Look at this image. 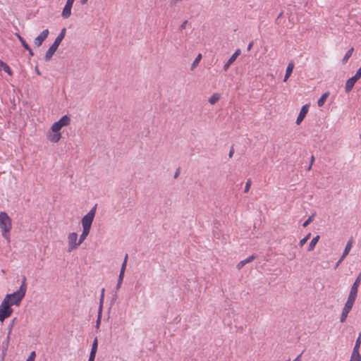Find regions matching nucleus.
I'll return each instance as SVG.
<instances>
[{"label": "nucleus", "mask_w": 361, "mask_h": 361, "mask_svg": "<svg viewBox=\"0 0 361 361\" xmlns=\"http://www.w3.org/2000/svg\"><path fill=\"white\" fill-rule=\"evenodd\" d=\"M26 277L22 279L19 289L13 293L7 294L0 305V316H11L13 305L18 306L25 295L27 290Z\"/></svg>", "instance_id": "f257e3e1"}, {"label": "nucleus", "mask_w": 361, "mask_h": 361, "mask_svg": "<svg viewBox=\"0 0 361 361\" xmlns=\"http://www.w3.org/2000/svg\"><path fill=\"white\" fill-rule=\"evenodd\" d=\"M0 228L1 230L3 237L9 242V233L12 228V221L11 219L5 212H0Z\"/></svg>", "instance_id": "f03ea898"}, {"label": "nucleus", "mask_w": 361, "mask_h": 361, "mask_svg": "<svg viewBox=\"0 0 361 361\" xmlns=\"http://www.w3.org/2000/svg\"><path fill=\"white\" fill-rule=\"evenodd\" d=\"M66 32V29L63 27L61 30L59 35L57 36V37L55 39L54 43L51 45V47L49 48V49L47 51L45 56H44V60L46 61H49L52 58L53 55L57 50L59 46L60 45L61 41L65 37Z\"/></svg>", "instance_id": "7ed1b4c3"}, {"label": "nucleus", "mask_w": 361, "mask_h": 361, "mask_svg": "<svg viewBox=\"0 0 361 361\" xmlns=\"http://www.w3.org/2000/svg\"><path fill=\"white\" fill-rule=\"evenodd\" d=\"M97 204H95L87 214H85L82 219V228H87L91 229V226L92 222L94 221V218L95 216L96 210H97Z\"/></svg>", "instance_id": "20e7f679"}, {"label": "nucleus", "mask_w": 361, "mask_h": 361, "mask_svg": "<svg viewBox=\"0 0 361 361\" xmlns=\"http://www.w3.org/2000/svg\"><path fill=\"white\" fill-rule=\"evenodd\" d=\"M70 122L71 118L68 116H63L58 121L53 123L51 127V130L53 132H60L61 129L64 126H68Z\"/></svg>", "instance_id": "39448f33"}, {"label": "nucleus", "mask_w": 361, "mask_h": 361, "mask_svg": "<svg viewBox=\"0 0 361 361\" xmlns=\"http://www.w3.org/2000/svg\"><path fill=\"white\" fill-rule=\"evenodd\" d=\"M78 234L75 232L70 233L68 235V251L75 250L81 243L77 242Z\"/></svg>", "instance_id": "423d86ee"}, {"label": "nucleus", "mask_w": 361, "mask_h": 361, "mask_svg": "<svg viewBox=\"0 0 361 361\" xmlns=\"http://www.w3.org/2000/svg\"><path fill=\"white\" fill-rule=\"evenodd\" d=\"M356 298L348 295L345 307L343 309L341 316H347L355 301Z\"/></svg>", "instance_id": "0eeeda50"}, {"label": "nucleus", "mask_w": 361, "mask_h": 361, "mask_svg": "<svg viewBox=\"0 0 361 361\" xmlns=\"http://www.w3.org/2000/svg\"><path fill=\"white\" fill-rule=\"evenodd\" d=\"M75 0H67L66 5L63 9L61 16L66 19L68 18L71 15V8Z\"/></svg>", "instance_id": "6e6552de"}, {"label": "nucleus", "mask_w": 361, "mask_h": 361, "mask_svg": "<svg viewBox=\"0 0 361 361\" xmlns=\"http://www.w3.org/2000/svg\"><path fill=\"white\" fill-rule=\"evenodd\" d=\"M49 30H44L34 40L36 47H40L49 35Z\"/></svg>", "instance_id": "1a4fd4ad"}, {"label": "nucleus", "mask_w": 361, "mask_h": 361, "mask_svg": "<svg viewBox=\"0 0 361 361\" xmlns=\"http://www.w3.org/2000/svg\"><path fill=\"white\" fill-rule=\"evenodd\" d=\"M361 283V273L359 274L355 281H354L349 293V295L357 298L358 287Z\"/></svg>", "instance_id": "9d476101"}, {"label": "nucleus", "mask_w": 361, "mask_h": 361, "mask_svg": "<svg viewBox=\"0 0 361 361\" xmlns=\"http://www.w3.org/2000/svg\"><path fill=\"white\" fill-rule=\"evenodd\" d=\"M241 51L240 49H238L233 55L230 57V59L227 61V62L224 66V71H227L229 68L230 66L236 60L237 57L240 54Z\"/></svg>", "instance_id": "9b49d317"}, {"label": "nucleus", "mask_w": 361, "mask_h": 361, "mask_svg": "<svg viewBox=\"0 0 361 361\" xmlns=\"http://www.w3.org/2000/svg\"><path fill=\"white\" fill-rule=\"evenodd\" d=\"M309 110V105L305 104L302 106V107L300 109V114L296 119V124L299 125L300 123L303 121L305 117L306 116L307 112Z\"/></svg>", "instance_id": "f8f14e48"}, {"label": "nucleus", "mask_w": 361, "mask_h": 361, "mask_svg": "<svg viewBox=\"0 0 361 361\" xmlns=\"http://www.w3.org/2000/svg\"><path fill=\"white\" fill-rule=\"evenodd\" d=\"M47 139L50 142H51L53 143H56V142H59V140H61V134L60 132H58V131H56V132L51 131V132H49L47 133Z\"/></svg>", "instance_id": "ddd939ff"}, {"label": "nucleus", "mask_w": 361, "mask_h": 361, "mask_svg": "<svg viewBox=\"0 0 361 361\" xmlns=\"http://www.w3.org/2000/svg\"><path fill=\"white\" fill-rule=\"evenodd\" d=\"M357 81L355 78L351 77L348 80H347L345 85V90L347 93L350 92L352 89L353 88L355 82Z\"/></svg>", "instance_id": "4468645a"}, {"label": "nucleus", "mask_w": 361, "mask_h": 361, "mask_svg": "<svg viewBox=\"0 0 361 361\" xmlns=\"http://www.w3.org/2000/svg\"><path fill=\"white\" fill-rule=\"evenodd\" d=\"M319 238H320V236L319 235H317L312 239V240L310 241V243H309V245H308V249H307L308 251H312L314 249L315 245L318 243Z\"/></svg>", "instance_id": "2eb2a0df"}, {"label": "nucleus", "mask_w": 361, "mask_h": 361, "mask_svg": "<svg viewBox=\"0 0 361 361\" xmlns=\"http://www.w3.org/2000/svg\"><path fill=\"white\" fill-rule=\"evenodd\" d=\"M104 292H105V289L103 288L101 290V295H100V298H99V307L97 316H102V305H103V302H104Z\"/></svg>", "instance_id": "dca6fc26"}, {"label": "nucleus", "mask_w": 361, "mask_h": 361, "mask_svg": "<svg viewBox=\"0 0 361 361\" xmlns=\"http://www.w3.org/2000/svg\"><path fill=\"white\" fill-rule=\"evenodd\" d=\"M0 68L7 73L9 75H12L13 72L9 66L0 60Z\"/></svg>", "instance_id": "f3484780"}, {"label": "nucleus", "mask_w": 361, "mask_h": 361, "mask_svg": "<svg viewBox=\"0 0 361 361\" xmlns=\"http://www.w3.org/2000/svg\"><path fill=\"white\" fill-rule=\"evenodd\" d=\"M82 233L80 235L79 238V243H82L87 238V236L89 235L90 229L87 228H82Z\"/></svg>", "instance_id": "a211bd4d"}, {"label": "nucleus", "mask_w": 361, "mask_h": 361, "mask_svg": "<svg viewBox=\"0 0 361 361\" xmlns=\"http://www.w3.org/2000/svg\"><path fill=\"white\" fill-rule=\"evenodd\" d=\"M329 92H328L324 93L322 95V97L317 101L318 106L322 107V106H324V104L327 97H329Z\"/></svg>", "instance_id": "6ab92c4d"}, {"label": "nucleus", "mask_w": 361, "mask_h": 361, "mask_svg": "<svg viewBox=\"0 0 361 361\" xmlns=\"http://www.w3.org/2000/svg\"><path fill=\"white\" fill-rule=\"evenodd\" d=\"M127 259H128V255H126V257H125V259H124V261H123V262L122 264L121 269V271H120V274H119V276H118V277H121L122 279H123V277H124V273H125V270H126V264H127Z\"/></svg>", "instance_id": "aec40b11"}, {"label": "nucleus", "mask_w": 361, "mask_h": 361, "mask_svg": "<svg viewBox=\"0 0 361 361\" xmlns=\"http://www.w3.org/2000/svg\"><path fill=\"white\" fill-rule=\"evenodd\" d=\"M219 99L220 94L219 93H214L209 98V102L211 104H214L219 100Z\"/></svg>", "instance_id": "412c9836"}, {"label": "nucleus", "mask_w": 361, "mask_h": 361, "mask_svg": "<svg viewBox=\"0 0 361 361\" xmlns=\"http://www.w3.org/2000/svg\"><path fill=\"white\" fill-rule=\"evenodd\" d=\"M352 247V243L350 241H348L345 245V247L343 250L342 258H345L349 253L350 249Z\"/></svg>", "instance_id": "4be33fe9"}, {"label": "nucleus", "mask_w": 361, "mask_h": 361, "mask_svg": "<svg viewBox=\"0 0 361 361\" xmlns=\"http://www.w3.org/2000/svg\"><path fill=\"white\" fill-rule=\"evenodd\" d=\"M97 347H98V340H97V338H95L93 341V343L92 345L90 354L96 355L97 350Z\"/></svg>", "instance_id": "5701e85b"}, {"label": "nucleus", "mask_w": 361, "mask_h": 361, "mask_svg": "<svg viewBox=\"0 0 361 361\" xmlns=\"http://www.w3.org/2000/svg\"><path fill=\"white\" fill-rule=\"evenodd\" d=\"M350 361H361V355L360 353L352 352Z\"/></svg>", "instance_id": "b1692460"}, {"label": "nucleus", "mask_w": 361, "mask_h": 361, "mask_svg": "<svg viewBox=\"0 0 361 361\" xmlns=\"http://www.w3.org/2000/svg\"><path fill=\"white\" fill-rule=\"evenodd\" d=\"M353 52V48L350 49L345 54L343 58V63H345L348 61V60L351 57Z\"/></svg>", "instance_id": "393cba45"}, {"label": "nucleus", "mask_w": 361, "mask_h": 361, "mask_svg": "<svg viewBox=\"0 0 361 361\" xmlns=\"http://www.w3.org/2000/svg\"><path fill=\"white\" fill-rule=\"evenodd\" d=\"M16 36H17L18 39H19V41L20 42L22 46L25 49H27L29 44L26 42V41L24 39V38L23 37H21L19 34H16Z\"/></svg>", "instance_id": "a878e982"}, {"label": "nucleus", "mask_w": 361, "mask_h": 361, "mask_svg": "<svg viewBox=\"0 0 361 361\" xmlns=\"http://www.w3.org/2000/svg\"><path fill=\"white\" fill-rule=\"evenodd\" d=\"M361 345V339L357 338L353 352L360 353V348Z\"/></svg>", "instance_id": "bb28decb"}, {"label": "nucleus", "mask_w": 361, "mask_h": 361, "mask_svg": "<svg viewBox=\"0 0 361 361\" xmlns=\"http://www.w3.org/2000/svg\"><path fill=\"white\" fill-rule=\"evenodd\" d=\"M311 236V233H309L305 237H304L302 239H301L299 242V245L300 247H302L306 243L307 241L309 240V238H310Z\"/></svg>", "instance_id": "cd10ccee"}, {"label": "nucleus", "mask_w": 361, "mask_h": 361, "mask_svg": "<svg viewBox=\"0 0 361 361\" xmlns=\"http://www.w3.org/2000/svg\"><path fill=\"white\" fill-rule=\"evenodd\" d=\"M294 68V63H289L286 71V73L288 75H291L293 70Z\"/></svg>", "instance_id": "c85d7f7f"}, {"label": "nucleus", "mask_w": 361, "mask_h": 361, "mask_svg": "<svg viewBox=\"0 0 361 361\" xmlns=\"http://www.w3.org/2000/svg\"><path fill=\"white\" fill-rule=\"evenodd\" d=\"M257 256L255 255H252L251 256L247 257L246 259L242 260L243 262L245 264V265L247 263H250L252 262L254 259H255Z\"/></svg>", "instance_id": "c756f323"}, {"label": "nucleus", "mask_w": 361, "mask_h": 361, "mask_svg": "<svg viewBox=\"0 0 361 361\" xmlns=\"http://www.w3.org/2000/svg\"><path fill=\"white\" fill-rule=\"evenodd\" d=\"M314 214H312L308 217V219L302 224L303 227L307 226L314 219Z\"/></svg>", "instance_id": "7c9ffc66"}, {"label": "nucleus", "mask_w": 361, "mask_h": 361, "mask_svg": "<svg viewBox=\"0 0 361 361\" xmlns=\"http://www.w3.org/2000/svg\"><path fill=\"white\" fill-rule=\"evenodd\" d=\"M36 357V353L35 351H32L28 357L26 359L27 361H35Z\"/></svg>", "instance_id": "2f4dec72"}, {"label": "nucleus", "mask_w": 361, "mask_h": 361, "mask_svg": "<svg viewBox=\"0 0 361 361\" xmlns=\"http://www.w3.org/2000/svg\"><path fill=\"white\" fill-rule=\"evenodd\" d=\"M251 183H252L251 180L248 179L245 183L244 192H247L249 191L250 186H251Z\"/></svg>", "instance_id": "473e14b6"}, {"label": "nucleus", "mask_w": 361, "mask_h": 361, "mask_svg": "<svg viewBox=\"0 0 361 361\" xmlns=\"http://www.w3.org/2000/svg\"><path fill=\"white\" fill-rule=\"evenodd\" d=\"M201 58H202L201 54H199V55L197 56V58L194 60V61H193V63H192V67H195V66H197V65L199 63V62H200V61Z\"/></svg>", "instance_id": "72a5a7b5"}, {"label": "nucleus", "mask_w": 361, "mask_h": 361, "mask_svg": "<svg viewBox=\"0 0 361 361\" xmlns=\"http://www.w3.org/2000/svg\"><path fill=\"white\" fill-rule=\"evenodd\" d=\"M353 78H355L357 80L361 78V66L357 70V73L355 75L353 76Z\"/></svg>", "instance_id": "f704fd0d"}, {"label": "nucleus", "mask_w": 361, "mask_h": 361, "mask_svg": "<svg viewBox=\"0 0 361 361\" xmlns=\"http://www.w3.org/2000/svg\"><path fill=\"white\" fill-rule=\"evenodd\" d=\"M188 23V20H185L181 25L179 27V30L180 31H182L183 30H184L185 27H186V25Z\"/></svg>", "instance_id": "c9c22d12"}, {"label": "nucleus", "mask_w": 361, "mask_h": 361, "mask_svg": "<svg viewBox=\"0 0 361 361\" xmlns=\"http://www.w3.org/2000/svg\"><path fill=\"white\" fill-rule=\"evenodd\" d=\"M123 279H122L121 277H118L117 285H116V288L117 289L120 288V287L121 286V283L123 282Z\"/></svg>", "instance_id": "e433bc0d"}, {"label": "nucleus", "mask_w": 361, "mask_h": 361, "mask_svg": "<svg viewBox=\"0 0 361 361\" xmlns=\"http://www.w3.org/2000/svg\"><path fill=\"white\" fill-rule=\"evenodd\" d=\"M314 161V157L313 155H312L311 156V159H310V166H308V169H307L308 170L311 169Z\"/></svg>", "instance_id": "4c0bfd02"}, {"label": "nucleus", "mask_w": 361, "mask_h": 361, "mask_svg": "<svg viewBox=\"0 0 361 361\" xmlns=\"http://www.w3.org/2000/svg\"><path fill=\"white\" fill-rule=\"evenodd\" d=\"M100 323H101V317H97V322H96V325H95V327L97 329L99 328Z\"/></svg>", "instance_id": "58836bf2"}, {"label": "nucleus", "mask_w": 361, "mask_h": 361, "mask_svg": "<svg viewBox=\"0 0 361 361\" xmlns=\"http://www.w3.org/2000/svg\"><path fill=\"white\" fill-rule=\"evenodd\" d=\"M344 259V258H342V257H341V258L338 259V261L336 262L335 267H334V269H337V267L339 266V264L342 262V261Z\"/></svg>", "instance_id": "ea45409f"}, {"label": "nucleus", "mask_w": 361, "mask_h": 361, "mask_svg": "<svg viewBox=\"0 0 361 361\" xmlns=\"http://www.w3.org/2000/svg\"><path fill=\"white\" fill-rule=\"evenodd\" d=\"M244 266H245V264L243 262V261H240V262L237 264V269H241Z\"/></svg>", "instance_id": "a19ab883"}, {"label": "nucleus", "mask_w": 361, "mask_h": 361, "mask_svg": "<svg viewBox=\"0 0 361 361\" xmlns=\"http://www.w3.org/2000/svg\"><path fill=\"white\" fill-rule=\"evenodd\" d=\"M253 44H254V42H253V41H251V42L249 43L248 46H247V51H250V50H251V49H252V47H253Z\"/></svg>", "instance_id": "79ce46f5"}, {"label": "nucleus", "mask_w": 361, "mask_h": 361, "mask_svg": "<svg viewBox=\"0 0 361 361\" xmlns=\"http://www.w3.org/2000/svg\"><path fill=\"white\" fill-rule=\"evenodd\" d=\"M25 49L28 51L30 56H32L34 55V53L30 46H28V48Z\"/></svg>", "instance_id": "37998d69"}, {"label": "nucleus", "mask_w": 361, "mask_h": 361, "mask_svg": "<svg viewBox=\"0 0 361 361\" xmlns=\"http://www.w3.org/2000/svg\"><path fill=\"white\" fill-rule=\"evenodd\" d=\"M96 355L90 354L88 361H94Z\"/></svg>", "instance_id": "c03bdc74"}, {"label": "nucleus", "mask_w": 361, "mask_h": 361, "mask_svg": "<svg viewBox=\"0 0 361 361\" xmlns=\"http://www.w3.org/2000/svg\"><path fill=\"white\" fill-rule=\"evenodd\" d=\"M233 153H234V149H233V147H231V150L229 152V154H228V157L230 158H231L233 157Z\"/></svg>", "instance_id": "a18cd8bd"}, {"label": "nucleus", "mask_w": 361, "mask_h": 361, "mask_svg": "<svg viewBox=\"0 0 361 361\" xmlns=\"http://www.w3.org/2000/svg\"><path fill=\"white\" fill-rule=\"evenodd\" d=\"M35 71L37 75H41V72L39 71L37 66H35Z\"/></svg>", "instance_id": "49530a36"}, {"label": "nucleus", "mask_w": 361, "mask_h": 361, "mask_svg": "<svg viewBox=\"0 0 361 361\" xmlns=\"http://www.w3.org/2000/svg\"><path fill=\"white\" fill-rule=\"evenodd\" d=\"M301 355L302 354H300L296 358H295L293 361H301Z\"/></svg>", "instance_id": "de8ad7c7"}, {"label": "nucleus", "mask_w": 361, "mask_h": 361, "mask_svg": "<svg viewBox=\"0 0 361 361\" xmlns=\"http://www.w3.org/2000/svg\"><path fill=\"white\" fill-rule=\"evenodd\" d=\"M290 75H288V74H285V76H284V79H283V81L286 82L287 81L288 78L290 77Z\"/></svg>", "instance_id": "09e8293b"}, {"label": "nucleus", "mask_w": 361, "mask_h": 361, "mask_svg": "<svg viewBox=\"0 0 361 361\" xmlns=\"http://www.w3.org/2000/svg\"><path fill=\"white\" fill-rule=\"evenodd\" d=\"M179 173H180V170H179V169H178V170L176 171V172L175 173V175H174V178H178V175H179Z\"/></svg>", "instance_id": "8fccbe9b"}, {"label": "nucleus", "mask_w": 361, "mask_h": 361, "mask_svg": "<svg viewBox=\"0 0 361 361\" xmlns=\"http://www.w3.org/2000/svg\"><path fill=\"white\" fill-rule=\"evenodd\" d=\"M88 0H80V3L82 4H85L87 2Z\"/></svg>", "instance_id": "3c124183"}, {"label": "nucleus", "mask_w": 361, "mask_h": 361, "mask_svg": "<svg viewBox=\"0 0 361 361\" xmlns=\"http://www.w3.org/2000/svg\"><path fill=\"white\" fill-rule=\"evenodd\" d=\"M346 317H341V322H344Z\"/></svg>", "instance_id": "603ef678"}, {"label": "nucleus", "mask_w": 361, "mask_h": 361, "mask_svg": "<svg viewBox=\"0 0 361 361\" xmlns=\"http://www.w3.org/2000/svg\"><path fill=\"white\" fill-rule=\"evenodd\" d=\"M6 317H0V321L3 322Z\"/></svg>", "instance_id": "864d4df0"}, {"label": "nucleus", "mask_w": 361, "mask_h": 361, "mask_svg": "<svg viewBox=\"0 0 361 361\" xmlns=\"http://www.w3.org/2000/svg\"><path fill=\"white\" fill-rule=\"evenodd\" d=\"M282 14H283V13H282V12H281V13H279V16H278V18H281V17L282 16Z\"/></svg>", "instance_id": "5fc2aeb1"}, {"label": "nucleus", "mask_w": 361, "mask_h": 361, "mask_svg": "<svg viewBox=\"0 0 361 361\" xmlns=\"http://www.w3.org/2000/svg\"><path fill=\"white\" fill-rule=\"evenodd\" d=\"M357 338H360V339H361V332H360V333H359V335H358V337H357Z\"/></svg>", "instance_id": "6e6d98bb"}]
</instances>
